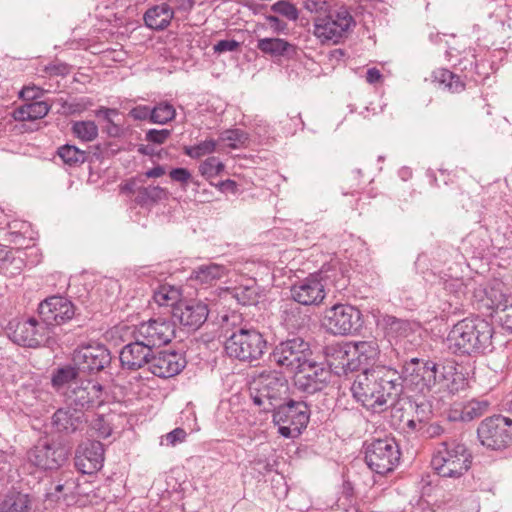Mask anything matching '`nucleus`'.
<instances>
[{
	"label": "nucleus",
	"instance_id": "5fc2aeb1",
	"mask_svg": "<svg viewBox=\"0 0 512 512\" xmlns=\"http://www.w3.org/2000/svg\"><path fill=\"white\" fill-rule=\"evenodd\" d=\"M271 11L287 18L290 21H296L299 17L297 7L289 0H279L271 5Z\"/></svg>",
	"mask_w": 512,
	"mask_h": 512
},
{
	"label": "nucleus",
	"instance_id": "f257e3e1",
	"mask_svg": "<svg viewBox=\"0 0 512 512\" xmlns=\"http://www.w3.org/2000/svg\"><path fill=\"white\" fill-rule=\"evenodd\" d=\"M494 327L491 322L471 315L456 322L449 330L445 343L456 356L478 357L494 350Z\"/></svg>",
	"mask_w": 512,
	"mask_h": 512
},
{
	"label": "nucleus",
	"instance_id": "69168bd1",
	"mask_svg": "<svg viewBox=\"0 0 512 512\" xmlns=\"http://www.w3.org/2000/svg\"><path fill=\"white\" fill-rule=\"evenodd\" d=\"M91 105L92 101L90 98L81 97L78 99H74L71 102H66L63 105V107L66 108L69 111V113L75 114L84 112Z\"/></svg>",
	"mask_w": 512,
	"mask_h": 512
},
{
	"label": "nucleus",
	"instance_id": "412c9836",
	"mask_svg": "<svg viewBox=\"0 0 512 512\" xmlns=\"http://www.w3.org/2000/svg\"><path fill=\"white\" fill-rule=\"evenodd\" d=\"M394 355H390L388 365H377L376 371H379V382L381 385V399L385 401L386 408L388 402L397 400L404 392V384L407 380L404 378V370H398L397 361L393 362Z\"/></svg>",
	"mask_w": 512,
	"mask_h": 512
},
{
	"label": "nucleus",
	"instance_id": "2eb2a0df",
	"mask_svg": "<svg viewBox=\"0 0 512 512\" xmlns=\"http://www.w3.org/2000/svg\"><path fill=\"white\" fill-rule=\"evenodd\" d=\"M176 326L174 321L166 318H151L132 327V339L143 342L154 351L169 344L175 337Z\"/></svg>",
	"mask_w": 512,
	"mask_h": 512
},
{
	"label": "nucleus",
	"instance_id": "423d86ee",
	"mask_svg": "<svg viewBox=\"0 0 512 512\" xmlns=\"http://www.w3.org/2000/svg\"><path fill=\"white\" fill-rule=\"evenodd\" d=\"M74 442L63 438L41 437L27 451L28 462L43 471L58 470L72 455Z\"/></svg>",
	"mask_w": 512,
	"mask_h": 512
},
{
	"label": "nucleus",
	"instance_id": "37998d69",
	"mask_svg": "<svg viewBox=\"0 0 512 512\" xmlns=\"http://www.w3.org/2000/svg\"><path fill=\"white\" fill-rule=\"evenodd\" d=\"M232 297L243 306L257 305L260 298V289L256 282L250 285H239L232 289Z\"/></svg>",
	"mask_w": 512,
	"mask_h": 512
},
{
	"label": "nucleus",
	"instance_id": "864d4df0",
	"mask_svg": "<svg viewBox=\"0 0 512 512\" xmlns=\"http://www.w3.org/2000/svg\"><path fill=\"white\" fill-rule=\"evenodd\" d=\"M249 324L243 323L241 315L232 313L231 315H224L222 317L221 330L225 340L227 336H230L232 332H235L239 328H247Z\"/></svg>",
	"mask_w": 512,
	"mask_h": 512
},
{
	"label": "nucleus",
	"instance_id": "f03ea898",
	"mask_svg": "<svg viewBox=\"0 0 512 512\" xmlns=\"http://www.w3.org/2000/svg\"><path fill=\"white\" fill-rule=\"evenodd\" d=\"M390 354L394 355L397 365L403 368L407 383L414 385L420 392H430L437 386H448V381L455 370L453 365L401 355L395 348H391Z\"/></svg>",
	"mask_w": 512,
	"mask_h": 512
},
{
	"label": "nucleus",
	"instance_id": "7c9ffc66",
	"mask_svg": "<svg viewBox=\"0 0 512 512\" xmlns=\"http://www.w3.org/2000/svg\"><path fill=\"white\" fill-rule=\"evenodd\" d=\"M256 48L264 55L272 58L283 57L294 60L298 56V47L283 38L266 37L257 40Z\"/></svg>",
	"mask_w": 512,
	"mask_h": 512
},
{
	"label": "nucleus",
	"instance_id": "c03bdc74",
	"mask_svg": "<svg viewBox=\"0 0 512 512\" xmlns=\"http://www.w3.org/2000/svg\"><path fill=\"white\" fill-rule=\"evenodd\" d=\"M72 135L82 142H92L98 137V126L92 120H77L71 122Z\"/></svg>",
	"mask_w": 512,
	"mask_h": 512
},
{
	"label": "nucleus",
	"instance_id": "3c124183",
	"mask_svg": "<svg viewBox=\"0 0 512 512\" xmlns=\"http://www.w3.org/2000/svg\"><path fill=\"white\" fill-rule=\"evenodd\" d=\"M216 146L217 142L214 139H207L193 146H184L183 153L192 159H199L215 152Z\"/></svg>",
	"mask_w": 512,
	"mask_h": 512
},
{
	"label": "nucleus",
	"instance_id": "f3484780",
	"mask_svg": "<svg viewBox=\"0 0 512 512\" xmlns=\"http://www.w3.org/2000/svg\"><path fill=\"white\" fill-rule=\"evenodd\" d=\"M37 312L47 329L62 326L80 316L75 303L60 294L51 295L42 300L38 305Z\"/></svg>",
	"mask_w": 512,
	"mask_h": 512
},
{
	"label": "nucleus",
	"instance_id": "9d476101",
	"mask_svg": "<svg viewBox=\"0 0 512 512\" xmlns=\"http://www.w3.org/2000/svg\"><path fill=\"white\" fill-rule=\"evenodd\" d=\"M313 34L322 44L340 43L348 38L350 31L356 26V21L347 7L330 10L326 15L314 20Z\"/></svg>",
	"mask_w": 512,
	"mask_h": 512
},
{
	"label": "nucleus",
	"instance_id": "f8f14e48",
	"mask_svg": "<svg viewBox=\"0 0 512 512\" xmlns=\"http://www.w3.org/2000/svg\"><path fill=\"white\" fill-rule=\"evenodd\" d=\"M363 326L361 311L350 304H335L327 308L321 319V327L332 335H353Z\"/></svg>",
	"mask_w": 512,
	"mask_h": 512
},
{
	"label": "nucleus",
	"instance_id": "39448f33",
	"mask_svg": "<svg viewBox=\"0 0 512 512\" xmlns=\"http://www.w3.org/2000/svg\"><path fill=\"white\" fill-rule=\"evenodd\" d=\"M224 348L230 358L251 364L262 359L267 352L268 342L263 333L249 325L227 336Z\"/></svg>",
	"mask_w": 512,
	"mask_h": 512
},
{
	"label": "nucleus",
	"instance_id": "4c0bfd02",
	"mask_svg": "<svg viewBox=\"0 0 512 512\" xmlns=\"http://www.w3.org/2000/svg\"><path fill=\"white\" fill-rule=\"evenodd\" d=\"M36 318L30 317L23 322H19L12 332V340L18 345L36 348L42 344V339L35 337L34 327Z\"/></svg>",
	"mask_w": 512,
	"mask_h": 512
},
{
	"label": "nucleus",
	"instance_id": "c85d7f7f",
	"mask_svg": "<svg viewBox=\"0 0 512 512\" xmlns=\"http://www.w3.org/2000/svg\"><path fill=\"white\" fill-rule=\"evenodd\" d=\"M356 359L342 363V372L348 374L359 370L362 366L375 367L380 356V348L376 340L359 341L354 344Z\"/></svg>",
	"mask_w": 512,
	"mask_h": 512
},
{
	"label": "nucleus",
	"instance_id": "6ab92c4d",
	"mask_svg": "<svg viewBox=\"0 0 512 512\" xmlns=\"http://www.w3.org/2000/svg\"><path fill=\"white\" fill-rule=\"evenodd\" d=\"M72 360L75 365H79L82 373L95 375L110 366L112 356L104 344L92 343L76 348Z\"/></svg>",
	"mask_w": 512,
	"mask_h": 512
},
{
	"label": "nucleus",
	"instance_id": "603ef678",
	"mask_svg": "<svg viewBox=\"0 0 512 512\" xmlns=\"http://www.w3.org/2000/svg\"><path fill=\"white\" fill-rule=\"evenodd\" d=\"M225 169L218 157L210 156L199 165L200 174L206 179L220 175Z\"/></svg>",
	"mask_w": 512,
	"mask_h": 512
},
{
	"label": "nucleus",
	"instance_id": "bb28decb",
	"mask_svg": "<svg viewBox=\"0 0 512 512\" xmlns=\"http://www.w3.org/2000/svg\"><path fill=\"white\" fill-rule=\"evenodd\" d=\"M104 445L98 440H87L78 445L74 464L82 474H94L103 467Z\"/></svg>",
	"mask_w": 512,
	"mask_h": 512
},
{
	"label": "nucleus",
	"instance_id": "cd10ccee",
	"mask_svg": "<svg viewBox=\"0 0 512 512\" xmlns=\"http://www.w3.org/2000/svg\"><path fill=\"white\" fill-rule=\"evenodd\" d=\"M152 350L143 342L132 339L124 345L119 352L120 367L122 370L138 371L147 368L150 364Z\"/></svg>",
	"mask_w": 512,
	"mask_h": 512
},
{
	"label": "nucleus",
	"instance_id": "ddd939ff",
	"mask_svg": "<svg viewBox=\"0 0 512 512\" xmlns=\"http://www.w3.org/2000/svg\"><path fill=\"white\" fill-rule=\"evenodd\" d=\"M378 375L379 371H376V367L364 368L356 376L350 388L354 400L374 412H381L386 409L385 401L381 399V385Z\"/></svg>",
	"mask_w": 512,
	"mask_h": 512
},
{
	"label": "nucleus",
	"instance_id": "13d9d810",
	"mask_svg": "<svg viewBox=\"0 0 512 512\" xmlns=\"http://www.w3.org/2000/svg\"><path fill=\"white\" fill-rule=\"evenodd\" d=\"M398 413H400V415H399L400 422H403V427H402L403 431L407 434L415 433L421 437L423 423H421L419 420H417L414 417L404 420L403 410L399 409V408H395V407L393 408L392 418H395Z\"/></svg>",
	"mask_w": 512,
	"mask_h": 512
},
{
	"label": "nucleus",
	"instance_id": "e2e57ef3",
	"mask_svg": "<svg viewBox=\"0 0 512 512\" xmlns=\"http://www.w3.org/2000/svg\"><path fill=\"white\" fill-rule=\"evenodd\" d=\"M172 130L170 129H149L146 132L145 140L152 144L161 145L171 136Z\"/></svg>",
	"mask_w": 512,
	"mask_h": 512
},
{
	"label": "nucleus",
	"instance_id": "b1692460",
	"mask_svg": "<svg viewBox=\"0 0 512 512\" xmlns=\"http://www.w3.org/2000/svg\"><path fill=\"white\" fill-rule=\"evenodd\" d=\"M471 283H464L462 279L452 278L443 283L441 294L442 304L439 308L446 315H458L465 311L468 303L467 294Z\"/></svg>",
	"mask_w": 512,
	"mask_h": 512
},
{
	"label": "nucleus",
	"instance_id": "473e14b6",
	"mask_svg": "<svg viewBox=\"0 0 512 512\" xmlns=\"http://www.w3.org/2000/svg\"><path fill=\"white\" fill-rule=\"evenodd\" d=\"M174 18V10L168 3L154 5L143 15L145 25L155 31L165 30Z\"/></svg>",
	"mask_w": 512,
	"mask_h": 512
},
{
	"label": "nucleus",
	"instance_id": "e433bc0d",
	"mask_svg": "<svg viewBox=\"0 0 512 512\" xmlns=\"http://www.w3.org/2000/svg\"><path fill=\"white\" fill-rule=\"evenodd\" d=\"M26 258L27 252L24 249L9 247L0 266V273L9 278L20 275L26 267Z\"/></svg>",
	"mask_w": 512,
	"mask_h": 512
},
{
	"label": "nucleus",
	"instance_id": "79ce46f5",
	"mask_svg": "<svg viewBox=\"0 0 512 512\" xmlns=\"http://www.w3.org/2000/svg\"><path fill=\"white\" fill-rule=\"evenodd\" d=\"M432 77L435 82H438L445 89L450 92H461L465 89L466 84L463 82V79L458 77V73L454 71H450L446 68H438L433 71Z\"/></svg>",
	"mask_w": 512,
	"mask_h": 512
},
{
	"label": "nucleus",
	"instance_id": "9b49d317",
	"mask_svg": "<svg viewBox=\"0 0 512 512\" xmlns=\"http://www.w3.org/2000/svg\"><path fill=\"white\" fill-rule=\"evenodd\" d=\"M312 355L311 345L299 335H289L277 343L269 354L275 366L294 373Z\"/></svg>",
	"mask_w": 512,
	"mask_h": 512
},
{
	"label": "nucleus",
	"instance_id": "393cba45",
	"mask_svg": "<svg viewBox=\"0 0 512 512\" xmlns=\"http://www.w3.org/2000/svg\"><path fill=\"white\" fill-rule=\"evenodd\" d=\"M453 68L465 84L466 82L481 84L490 76L493 67L487 60H478L474 51L469 49L453 63Z\"/></svg>",
	"mask_w": 512,
	"mask_h": 512
},
{
	"label": "nucleus",
	"instance_id": "f704fd0d",
	"mask_svg": "<svg viewBox=\"0 0 512 512\" xmlns=\"http://www.w3.org/2000/svg\"><path fill=\"white\" fill-rule=\"evenodd\" d=\"M229 269L225 265L210 262L194 268L189 280L198 285H213L227 276Z\"/></svg>",
	"mask_w": 512,
	"mask_h": 512
},
{
	"label": "nucleus",
	"instance_id": "c756f323",
	"mask_svg": "<svg viewBox=\"0 0 512 512\" xmlns=\"http://www.w3.org/2000/svg\"><path fill=\"white\" fill-rule=\"evenodd\" d=\"M101 154L100 145L95 146L93 154L68 143L59 146L56 150V156L60 158L65 167L70 169L78 168L85 162L91 163L93 162V158L99 160L102 157Z\"/></svg>",
	"mask_w": 512,
	"mask_h": 512
},
{
	"label": "nucleus",
	"instance_id": "0eeeda50",
	"mask_svg": "<svg viewBox=\"0 0 512 512\" xmlns=\"http://www.w3.org/2000/svg\"><path fill=\"white\" fill-rule=\"evenodd\" d=\"M289 397V383L282 372L261 373L255 386L250 388V398L262 412H270Z\"/></svg>",
	"mask_w": 512,
	"mask_h": 512
},
{
	"label": "nucleus",
	"instance_id": "0e129e2a",
	"mask_svg": "<svg viewBox=\"0 0 512 512\" xmlns=\"http://www.w3.org/2000/svg\"><path fill=\"white\" fill-rule=\"evenodd\" d=\"M44 91L40 87H37L35 85L32 86H24L18 93V97L22 99L23 101H26V103L34 102V101H41L40 98L42 97Z\"/></svg>",
	"mask_w": 512,
	"mask_h": 512
},
{
	"label": "nucleus",
	"instance_id": "2f4dec72",
	"mask_svg": "<svg viewBox=\"0 0 512 512\" xmlns=\"http://www.w3.org/2000/svg\"><path fill=\"white\" fill-rule=\"evenodd\" d=\"M82 494L79 478L75 476V473L73 471H62L58 478L53 481L47 496L56 500H68Z\"/></svg>",
	"mask_w": 512,
	"mask_h": 512
},
{
	"label": "nucleus",
	"instance_id": "1a4fd4ad",
	"mask_svg": "<svg viewBox=\"0 0 512 512\" xmlns=\"http://www.w3.org/2000/svg\"><path fill=\"white\" fill-rule=\"evenodd\" d=\"M364 460L371 471L379 475L392 472L400 461V447L395 438H372L363 444Z\"/></svg>",
	"mask_w": 512,
	"mask_h": 512
},
{
	"label": "nucleus",
	"instance_id": "20e7f679",
	"mask_svg": "<svg viewBox=\"0 0 512 512\" xmlns=\"http://www.w3.org/2000/svg\"><path fill=\"white\" fill-rule=\"evenodd\" d=\"M473 454L465 443L456 439L437 444L431 458V467L442 478L460 479L468 473Z\"/></svg>",
	"mask_w": 512,
	"mask_h": 512
},
{
	"label": "nucleus",
	"instance_id": "4d7b16f0",
	"mask_svg": "<svg viewBox=\"0 0 512 512\" xmlns=\"http://www.w3.org/2000/svg\"><path fill=\"white\" fill-rule=\"evenodd\" d=\"M504 236L508 246L499 249L498 258L500 259V266L512 268V216Z\"/></svg>",
	"mask_w": 512,
	"mask_h": 512
},
{
	"label": "nucleus",
	"instance_id": "72a5a7b5",
	"mask_svg": "<svg viewBox=\"0 0 512 512\" xmlns=\"http://www.w3.org/2000/svg\"><path fill=\"white\" fill-rule=\"evenodd\" d=\"M79 365L65 364L53 369L51 374V386L56 392L68 391L81 380Z\"/></svg>",
	"mask_w": 512,
	"mask_h": 512
},
{
	"label": "nucleus",
	"instance_id": "de8ad7c7",
	"mask_svg": "<svg viewBox=\"0 0 512 512\" xmlns=\"http://www.w3.org/2000/svg\"><path fill=\"white\" fill-rule=\"evenodd\" d=\"M219 140L227 142L231 149L246 147L249 143V134L239 128L227 129L220 133Z\"/></svg>",
	"mask_w": 512,
	"mask_h": 512
},
{
	"label": "nucleus",
	"instance_id": "8fccbe9b",
	"mask_svg": "<svg viewBox=\"0 0 512 512\" xmlns=\"http://www.w3.org/2000/svg\"><path fill=\"white\" fill-rule=\"evenodd\" d=\"M384 326L387 334L394 336H406L412 331L409 320L400 319L392 315H386L383 318Z\"/></svg>",
	"mask_w": 512,
	"mask_h": 512
},
{
	"label": "nucleus",
	"instance_id": "09e8293b",
	"mask_svg": "<svg viewBox=\"0 0 512 512\" xmlns=\"http://www.w3.org/2000/svg\"><path fill=\"white\" fill-rule=\"evenodd\" d=\"M176 116L174 106L168 102H160L152 107L151 123L164 125L172 121Z\"/></svg>",
	"mask_w": 512,
	"mask_h": 512
},
{
	"label": "nucleus",
	"instance_id": "a18cd8bd",
	"mask_svg": "<svg viewBox=\"0 0 512 512\" xmlns=\"http://www.w3.org/2000/svg\"><path fill=\"white\" fill-rule=\"evenodd\" d=\"M180 298V290L175 288L172 285H169L167 283L160 284L154 291H153V300L159 305V306H174L177 302H179Z\"/></svg>",
	"mask_w": 512,
	"mask_h": 512
},
{
	"label": "nucleus",
	"instance_id": "58836bf2",
	"mask_svg": "<svg viewBox=\"0 0 512 512\" xmlns=\"http://www.w3.org/2000/svg\"><path fill=\"white\" fill-rule=\"evenodd\" d=\"M30 506L29 495L14 488L0 495V512H28Z\"/></svg>",
	"mask_w": 512,
	"mask_h": 512
},
{
	"label": "nucleus",
	"instance_id": "c9c22d12",
	"mask_svg": "<svg viewBox=\"0 0 512 512\" xmlns=\"http://www.w3.org/2000/svg\"><path fill=\"white\" fill-rule=\"evenodd\" d=\"M490 402L488 400L472 399L459 408L455 407L448 415L450 421L470 422L476 418L483 416L489 409Z\"/></svg>",
	"mask_w": 512,
	"mask_h": 512
},
{
	"label": "nucleus",
	"instance_id": "a211bd4d",
	"mask_svg": "<svg viewBox=\"0 0 512 512\" xmlns=\"http://www.w3.org/2000/svg\"><path fill=\"white\" fill-rule=\"evenodd\" d=\"M87 425L85 412L72 406L58 408L51 417V427L57 437L71 441L81 438Z\"/></svg>",
	"mask_w": 512,
	"mask_h": 512
},
{
	"label": "nucleus",
	"instance_id": "49530a36",
	"mask_svg": "<svg viewBox=\"0 0 512 512\" xmlns=\"http://www.w3.org/2000/svg\"><path fill=\"white\" fill-rule=\"evenodd\" d=\"M299 305L297 302L291 301L283 306L282 319L291 328H299L305 323L306 315L302 314Z\"/></svg>",
	"mask_w": 512,
	"mask_h": 512
},
{
	"label": "nucleus",
	"instance_id": "680f3d73",
	"mask_svg": "<svg viewBox=\"0 0 512 512\" xmlns=\"http://www.w3.org/2000/svg\"><path fill=\"white\" fill-rule=\"evenodd\" d=\"M91 426L101 438H107L112 433L110 422L102 414L97 415V417L92 421Z\"/></svg>",
	"mask_w": 512,
	"mask_h": 512
},
{
	"label": "nucleus",
	"instance_id": "ea45409f",
	"mask_svg": "<svg viewBox=\"0 0 512 512\" xmlns=\"http://www.w3.org/2000/svg\"><path fill=\"white\" fill-rule=\"evenodd\" d=\"M51 106L46 101H34L14 109L12 116L14 120L35 121L44 118L50 111Z\"/></svg>",
	"mask_w": 512,
	"mask_h": 512
},
{
	"label": "nucleus",
	"instance_id": "6e6552de",
	"mask_svg": "<svg viewBox=\"0 0 512 512\" xmlns=\"http://www.w3.org/2000/svg\"><path fill=\"white\" fill-rule=\"evenodd\" d=\"M270 412L279 434L285 438L298 437L306 429L311 415L310 405L306 401L289 397Z\"/></svg>",
	"mask_w": 512,
	"mask_h": 512
},
{
	"label": "nucleus",
	"instance_id": "bf43d9fd",
	"mask_svg": "<svg viewBox=\"0 0 512 512\" xmlns=\"http://www.w3.org/2000/svg\"><path fill=\"white\" fill-rule=\"evenodd\" d=\"M350 347L348 345L332 344L325 347V355L328 358L339 360L340 364L351 361L349 359Z\"/></svg>",
	"mask_w": 512,
	"mask_h": 512
},
{
	"label": "nucleus",
	"instance_id": "774afa93",
	"mask_svg": "<svg viewBox=\"0 0 512 512\" xmlns=\"http://www.w3.org/2000/svg\"><path fill=\"white\" fill-rule=\"evenodd\" d=\"M152 107L148 105H137L129 111V116L134 120L149 121L151 123Z\"/></svg>",
	"mask_w": 512,
	"mask_h": 512
},
{
	"label": "nucleus",
	"instance_id": "6e6d98bb",
	"mask_svg": "<svg viewBox=\"0 0 512 512\" xmlns=\"http://www.w3.org/2000/svg\"><path fill=\"white\" fill-rule=\"evenodd\" d=\"M496 317L503 329L512 332V296L505 298L502 306L497 310Z\"/></svg>",
	"mask_w": 512,
	"mask_h": 512
},
{
	"label": "nucleus",
	"instance_id": "338daca9",
	"mask_svg": "<svg viewBox=\"0 0 512 512\" xmlns=\"http://www.w3.org/2000/svg\"><path fill=\"white\" fill-rule=\"evenodd\" d=\"M445 428L438 422L423 423L421 437L426 439H433L444 434Z\"/></svg>",
	"mask_w": 512,
	"mask_h": 512
},
{
	"label": "nucleus",
	"instance_id": "aec40b11",
	"mask_svg": "<svg viewBox=\"0 0 512 512\" xmlns=\"http://www.w3.org/2000/svg\"><path fill=\"white\" fill-rule=\"evenodd\" d=\"M208 304L201 300L189 299L180 300L172 309V318L188 332L196 331L202 327L209 316Z\"/></svg>",
	"mask_w": 512,
	"mask_h": 512
},
{
	"label": "nucleus",
	"instance_id": "052dcab7",
	"mask_svg": "<svg viewBox=\"0 0 512 512\" xmlns=\"http://www.w3.org/2000/svg\"><path fill=\"white\" fill-rule=\"evenodd\" d=\"M410 407L414 409V418L421 423L428 422L432 416V405L428 401L410 403Z\"/></svg>",
	"mask_w": 512,
	"mask_h": 512
},
{
	"label": "nucleus",
	"instance_id": "4be33fe9",
	"mask_svg": "<svg viewBox=\"0 0 512 512\" xmlns=\"http://www.w3.org/2000/svg\"><path fill=\"white\" fill-rule=\"evenodd\" d=\"M103 393L104 387L98 381L81 379L66 392V396L75 408L89 410L104 403Z\"/></svg>",
	"mask_w": 512,
	"mask_h": 512
},
{
	"label": "nucleus",
	"instance_id": "5701e85b",
	"mask_svg": "<svg viewBox=\"0 0 512 512\" xmlns=\"http://www.w3.org/2000/svg\"><path fill=\"white\" fill-rule=\"evenodd\" d=\"M187 361L184 353L176 350L152 351L148 371L159 378L167 379L182 372Z\"/></svg>",
	"mask_w": 512,
	"mask_h": 512
},
{
	"label": "nucleus",
	"instance_id": "a878e982",
	"mask_svg": "<svg viewBox=\"0 0 512 512\" xmlns=\"http://www.w3.org/2000/svg\"><path fill=\"white\" fill-rule=\"evenodd\" d=\"M471 283L469 293H471L470 303L475 310L484 316H493L497 310L502 306L506 296L495 287L487 284H478L470 281Z\"/></svg>",
	"mask_w": 512,
	"mask_h": 512
},
{
	"label": "nucleus",
	"instance_id": "dca6fc26",
	"mask_svg": "<svg viewBox=\"0 0 512 512\" xmlns=\"http://www.w3.org/2000/svg\"><path fill=\"white\" fill-rule=\"evenodd\" d=\"M332 364L326 365L309 358L294 372L295 388L305 394L322 392L331 382Z\"/></svg>",
	"mask_w": 512,
	"mask_h": 512
},
{
	"label": "nucleus",
	"instance_id": "7ed1b4c3",
	"mask_svg": "<svg viewBox=\"0 0 512 512\" xmlns=\"http://www.w3.org/2000/svg\"><path fill=\"white\" fill-rule=\"evenodd\" d=\"M348 279L340 268L323 266L319 272L294 283L290 288L291 298L300 305L311 306L322 303L326 296V288L333 285L340 291L346 288Z\"/></svg>",
	"mask_w": 512,
	"mask_h": 512
},
{
	"label": "nucleus",
	"instance_id": "4468645a",
	"mask_svg": "<svg viewBox=\"0 0 512 512\" xmlns=\"http://www.w3.org/2000/svg\"><path fill=\"white\" fill-rule=\"evenodd\" d=\"M477 438L487 449L502 451L512 445V419L494 415L482 420L477 428Z\"/></svg>",
	"mask_w": 512,
	"mask_h": 512
},
{
	"label": "nucleus",
	"instance_id": "a19ab883",
	"mask_svg": "<svg viewBox=\"0 0 512 512\" xmlns=\"http://www.w3.org/2000/svg\"><path fill=\"white\" fill-rule=\"evenodd\" d=\"M168 191L160 186L141 185L138 190V195L133 199L134 203L141 208H149L162 200L168 199Z\"/></svg>",
	"mask_w": 512,
	"mask_h": 512
}]
</instances>
